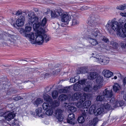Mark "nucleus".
Listing matches in <instances>:
<instances>
[{
    "label": "nucleus",
    "mask_w": 126,
    "mask_h": 126,
    "mask_svg": "<svg viewBox=\"0 0 126 126\" xmlns=\"http://www.w3.org/2000/svg\"><path fill=\"white\" fill-rule=\"evenodd\" d=\"M34 22L33 24L30 23L31 26L33 25L34 31L37 32L35 34L32 33L31 34H28L26 36L30 39V42L33 44L42 45L44 42L47 43L49 41V39L47 35L45 33V30L44 28L42 27L40 25L39 22Z\"/></svg>",
    "instance_id": "1"
},
{
    "label": "nucleus",
    "mask_w": 126,
    "mask_h": 126,
    "mask_svg": "<svg viewBox=\"0 0 126 126\" xmlns=\"http://www.w3.org/2000/svg\"><path fill=\"white\" fill-rule=\"evenodd\" d=\"M96 18L93 15H91L90 17L87 19V23L89 25L87 27V30L81 33V38L82 39L86 40L91 38V37L99 38L102 36L98 29L94 28L97 25Z\"/></svg>",
    "instance_id": "2"
},
{
    "label": "nucleus",
    "mask_w": 126,
    "mask_h": 126,
    "mask_svg": "<svg viewBox=\"0 0 126 126\" xmlns=\"http://www.w3.org/2000/svg\"><path fill=\"white\" fill-rule=\"evenodd\" d=\"M121 26L119 25L118 22L113 21L112 20L110 21L109 20L105 26V28L110 34L112 35L114 32L117 31V34L118 36L121 37V36H125V35H121Z\"/></svg>",
    "instance_id": "3"
},
{
    "label": "nucleus",
    "mask_w": 126,
    "mask_h": 126,
    "mask_svg": "<svg viewBox=\"0 0 126 126\" xmlns=\"http://www.w3.org/2000/svg\"><path fill=\"white\" fill-rule=\"evenodd\" d=\"M87 94L84 93L83 95L80 92L76 93L74 94H69L68 97L69 100L73 101L78 100H79L76 105L78 108H82L83 110V103L86 100Z\"/></svg>",
    "instance_id": "4"
},
{
    "label": "nucleus",
    "mask_w": 126,
    "mask_h": 126,
    "mask_svg": "<svg viewBox=\"0 0 126 126\" xmlns=\"http://www.w3.org/2000/svg\"><path fill=\"white\" fill-rule=\"evenodd\" d=\"M29 18L28 20V23L33 24L34 22L38 21V18L37 16H35V15L33 12H32L29 13L28 15Z\"/></svg>",
    "instance_id": "5"
},
{
    "label": "nucleus",
    "mask_w": 126,
    "mask_h": 126,
    "mask_svg": "<svg viewBox=\"0 0 126 126\" xmlns=\"http://www.w3.org/2000/svg\"><path fill=\"white\" fill-rule=\"evenodd\" d=\"M63 11L62 9L60 8L55 9L54 12L52 11L51 12V16L52 17L55 18L57 17H60L62 15L63 13Z\"/></svg>",
    "instance_id": "6"
},
{
    "label": "nucleus",
    "mask_w": 126,
    "mask_h": 126,
    "mask_svg": "<svg viewBox=\"0 0 126 126\" xmlns=\"http://www.w3.org/2000/svg\"><path fill=\"white\" fill-rule=\"evenodd\" d=\"M25 19V16H19L18 18L16 20V23L14 24V26L15 27H16L15 26L16 25L18 27L23 26L24 25Z\"/></svg>",
    "instance_id": "7"
},
{
    "label": "nucleus",
    "mask_w": 126,
    "mask_h": 126,
    "mask_svg": "<svg viewBox=\"0 0 126 126\" xmlns=\"http://www.w3.org/2000/svg\"><path fill=\"white\" fill-rule=\"evenodd\" d=\"M63 110L60 109H57L55 112V115L57 119L59 121H61L63 120Z\"/></svg>",
    "instance_id": "8"
},
{
    "label": "nucleus",
    "mask_w": 126,
    "mask_h": 126,
    "mask_svg": "<svg viewBox=\"0 0 126 126\" xmlns=\"http://www.w3.org/2000/svg\"><path fill=\"white\" fill-rule=\"evenodd\" d=\"M49 103L45 102L43 104V108L44 110H46V114L48 115H51L52 113V111L50 109V106Z\"/></svg>",
    "instance_id": "9"
},
{
    "label": "nucleus",
    "mask_w": 126,
    "mask_h": 126,
    "mask_svg": "<svg viewBox=\"0 0 126 126\" xmlns=\"http://www.w3.org/2000/svg\"><path fill=\"white\" fill-rule=\"evenodd\" d=\"M98 61L101 64L105 65L109 63L110 60L108 58L103 56L98 58Z\"/></svg>",
    "instance_id": "10"
},
{
    "label": "nucleus",
    "mask_w": 126,
    "mask_h": 126,
    "mask_svg": "<svg viewBox=\"0 0 126 126\" xmlns=\"http://www.w3.org/2000/svg\"><path fill=\"white\" fill-rule=\"evenodd\" d=\"M87 114V112H85V110H84V112L82 111L81 114L79 116L77 119L79 123L82 124L84 122Z\"/></svg>",
    "instance_id": "11"
},
{
    "label": "nucleus",
    "mask_w": 126,
    "mask_h": 126,
    "mask_svg": "<svg viewBox=\"0 0 126 126\" xmlns=\"http://www.w3.org/2000/svg\"><path fill=\"white\" fill-rule=\"evenodd\" d=\"M102 94L105 97L108 98H110L113 95V92L112 90H108V88H107L103 91Z\"/></svg>",
    "instance_id": "12"
},
{
    "label": "nucleus",
    "mask_w": 126,
    "mask_h": 126,
    "mask_svg": "<svg viewBox=\"0 0 126 126\" xmlns=\"http://www.w3.org/2000/svg\"><path fill=\"white\" fill-rule=\"evenodd\" d=\"M61 17L62 22H66L67 24L68 23L70 19V16L67 13H63Z\"/></svg>",
    "instance_id": "13"
},
{
    "label": "nucleus",
    "mask_w": 126,
    "mask_h": 126,
    "mask_svg": "<svg viewBox=\"0 0 126 126\" xmlns=\"http://www.w3.org/2000/svg\"><path fill=\"white\" fill-rule=\"evenodd\" d=\"M88 68L85 67H80L77 69V73L78 74H84L88 73Z\"/></svg>",
    "instance_id": "14"
},
{
    "label": "nucleus",
    "mask_w": 126,
    "mask_h": 126,
    "mask_svg": "<svg viewBox=\"0 0 126 126\" xmlns=\"http://www.w3.org/2000/svg\"><path fill=\"white\" fill-rule=\"evenodd\" d=\"M91 104V102L90 101H86L83 103V110L82 109V111L84 112V110H85V112H87L88 113V108L90 106Z\"/></svg>",
    "instance_id": "15"
},
{
    "label": "nucleus",
    "mask_w": 126,
    "mask_h": 126,
    "mask_svg": "<svg viewBox=\"0 0 126 126\" xmlns=\"http://www.w3.org/2000/svg\"><path fill=\"white\" fill-rule=\"evenodd\" d=\"M30 26H31V24H30L29 23H28V24L26 25L25 30L22 28H21L20 29V33H23L24 32H30L32 28V27Z\"/></svg>",
    "instance_id": "16"
},
{
    "label": "nucleus",
    "mask_w": 126,
    "mask_h": 126,
    "mask_svg": "<svg viewBox=\"0 0 126 126\" xmlns=\"http://www.w3.org/2000/svg\"><path fill=\"white\" fill-rule=\"evenodd\" d=\"M43 98L44 100L50 104H53V101L51 97L47 94H45L43 95Z\"/></svg>",
    "instance_id": "17"
},
{
    "label": "nucleus",
    "mask_w": 126,
    "mask_h": 126,
    "mask_svg": "<svg viewBox=\"0 0 126 126\" xmlns=\"http://www.w3.org/2000/svg\"><path fill=\"white\" fill-rule=\"evenodd\" d=\"M15 116V114L12 112L9 113L5 117L6 120L9 121L13 119Z\"/></svg>",
    "instance_id": "18"
},
{
    "label": "nucleus",
    "mask_w": 126,
    "mask_h": 126,
    "mask_svg": "<svg viewBox=\"0 0 126 126\" xmlns=\"http://www.w3.org/2000/svg\"><path fill=\"white\" fill-rule=\"evenodd\" d=\"M104 111V109L103 108H99L95 110L93 114L97 116L102 114Z\"/></svg>",
    "instance_id": "19"
},
{
    "label": "nucleus",
    "mask_w": 126,
    "mask_h": 126,
    "mask_svg": "<svg viewBox=\"0 0 126 126\" xmlns=\"http://www.w3.org/2000/svg\"><path fill=\"white\" fill-rule=\"evenodd\" d=\"M103 72L104 77L107 78L110 77L113 74L112 72L107 70H104Z\"/></svg>",
    "instance_id": "20"
},
{
    "label": "nucleus",
    "mask_w": 126,
    "mask_h": 126,
    "mask_svg": "<svg viewBox=\"0 0 126 126\" xmlns=\"http://www.w3.org/2000/svg\"><path fill=\"white\" fill-rule=\"evenodd\" d=\"M121 35H125V36H121V37L125 38L126 37V22L124 24V27L121 26Z\"/></svg>",
    "instance_id": "21"
},
{
    "label": "nucleus",
    "mask_w": 126,
    "mask_h": 126,
    "mask_svg": "<svg viewBox=\"0 0 126 126\" xmlns=\"http://www.w3.org/2000/svg\"><path fill=\"white\" fill-rule=\"evenodd\" d=\"M66 106L68 108V111L71 112L72 113L75 112L77 110V108L75 107L69 105L67 103H66Z\"/></svg>",
    "instance_id": "22"
},
{
    "label": "nucleus",
    "mask_w": 126,
    "mask_h": 126,
    "mask_svg": "<svg viewBox=\"0 0 126 126\" xmlns=\"http://www.w3.org/2000/svg\"><path fill=\"white\" fill-rule=\"evenodd\" d=\"M120 86L117 83L114 84L113 86L112 89L114 92L115 93H119V89Z\"/></svg>",
    "instance_id": "23"
},
{
    "label": "nucleus",
    "mask_w": 126,
    "mask_h": 126,
    "mask_svg": "<svg viewBox=\"0 0 126 126\" xmlns=\"http://www.w3.org/2000/svg\"><path fill=\"white\" fill-rule=\"evenodd\" d=\"M16 76L15 79L16 80V81H14V82L16 83L17 84H21L22 82H22V80H20L21 78V77H23L22 76L17 75L16 76Z\"/></svg>",
    "instance_id": "24"
},
{
    "label": "nucleus",
    "mask_w": 126,
    "mask_h": 126,
    "mask_svg": "<svg viewBox=\"0 0 126 126\" xmlns=\"http://www.w3.org/2000/svg\"><path fill=\"white\" fill-rule=\"evenodd\" d=\"M43 102L42 99L40 98H38L33 102V104L34 106L38 107L39 104L42 103Z\"/></svg>",
    "instance_id": "25"
},
{
    "label": "nucleus",
    "mask_w": 126,
    "mask_h": 126,
    "mask_svg": "<svg viewBox=\"0 0 126 126\" xmlns=\"http://www.w3.org/2000/svg\"><path fill=\"white\" fill-rule=\"evenodd\" d=\"M96 73L95 72H90L88 76L89 79L91 80L94 79L97 77Z\"/></svg>",
    "instance_id": "26"
},
{
    "label": "nucleus",
    "mask_w": 126,
    "mask_h": 126,
    "mask_svg": "<svg viewBox=\"0 0 126 126\" xmlns=\"http://www.w3.org/2000/svg\"><path fill=\"white\" fill-rule=\"evenodd\" d=\"M92 37H91V38H89L88 39H89V42L92 45L95 46L98 44V42L95 39L92 38Z\"/></svg>",
    "instance_id": "27"
},
{
    "label": "nucleus",
    "mask_w": 126,
    "mask_h": 126,
    "mask_svg": "<svg viewBox=\"0 0 126 126\" xmlns=\"http://www.w3.org/2000/svg\"><path fill=\"white\" fill-rule=\"evenodd\" d=\"M102 106L103 107L104 109L108 110H109L111 107L110 105L108 103L107 101H106L105 102L102 104Z\"/></svg>",
    "instance_id": "28"
},
{
    "label": "nucleus",
    "mask_w": 126,
    "mask_h": 126,
    "mask_svg": "<svg viewBox=\"0 0 126 126\" xmlns=\"http://www.w3.org/2000/svg\"><path fill=\"white\" fill-rule=\"evenodd\" d=\"M67 96L65 94H62L60 95L59 97V99L61 101H65L67 98Z\"/></svg>",
    "instance_id": "29"
},
{
    "label": "nucleus",
    "mask_w": 126,
    "mask_h": 126,
    "mask_svg": "<svg viewBox=\"0 0 126 126\" xmlns=\"http://www.w3.org/2000/svg\"><path fill=\"white\" fill-rule=\"evenodd\" d=\"M103 81V77L100 76L97 77L96 79V83L99 85L101 84Z\"/></svg>",
    "instance_id": "30"
},
{
    "label": "nucleus",
    "mask_w": 126,
    "mask_h": 126,
    "mask_svg": "<svg viewBox=\"0 0 126 126\" xmlns=\"http://www.w3.org/2000/svg\"><path fill=\"white\" fill-rule=\"evenodd\" d=\"M96 107L95 105H92L89 108V113L91 114H93L96 110Z\"/></svg>",
    "instance_id": "31"
},
{
    "label": "nucleus",
    "mask_w": 126,
    "mask_h": 126,
    "mask_svg": "<svg viewBox=\"0 0 126 126\" xmlns=\"http://www.w3.org/2000/svg\"><path fill=\"white\" fill-rule=\"evenodd\" d=\"M42 109L41 107L38 108L37 109L35 110V112L36 113L37 115L39 117L41 116L42 115L43 116L42 114H41L42 111Z\"/></svg>",
    "instance_id": "32"
},
{
    "label": "nucleus",
    "mask_w": 126,
    "mask_h": 126,
    "mask_svg": "<svg viewBox=\"0 0 126 126\" xmlns=\"http://www.w3.org/2000/svg\"><path fill=\"white\" fill-rule=\"evenodd\" d=\"M19 122L18 119H14V120L12 122L11 126H19Z\"/></svg>",
    "instance_id": "33"
},
{
    "label": "nucleus",
    "mask_w": 126,
    "mask_h": 126,
    "mask_svg": "<svg viewBox=\"0 0 126 126\" xmlns=\"http://www.w3.org/2000/svg\"><path fill=\"white\" fill-rule=\"evenodd\" d=\"M98 122L97 118H94L93 120L91 121L90 123L91 126H95L97 124Z\"/></svg>",
    "instance_id": "34"
},
{
    "label": "nucleus",
    "mask_w": 126,
    "mask_h": 126,
    "mask_svg": "<svg viewBox=\"0 0 126 126\" xmlns=\"http://www.w3.org/2000/svg\"><path fill=\"white\" fill-rule=\"evenodd\" d=\"M105 99V97L103 95H98L96 98V100L97 101H102Z\"/></svg>",
    "instance_id": "35"
},
{
    "label": "nucleus",
    "mask_w": 126,
    "mask_h": 126,
    "mask_svg": "<svg viewBox=\"0 0 126 126\" xmlns=\"http://www.w3.org/2000/svg\"><path fill=\"white\" fill-rule=\"evenodd\" d=\"M47 22V20L46 18L44 17L42 20L41 22H40V24L42 27L43 28L46 25Z\"/></svg>",
    "instance_id": "36"
},
{
    "label": "nucleus",
    "mask_w": 126,
    "mask_h": 126,
    "mask_svg": "<svg viewBox=\"0 0 126 126\" xmlns=\"http://www.w3.org/2000/svg\"><path fill=\"white\" fill-rule=\"evenodd\" d=\"M111 45L112 46L111 47L114 49H117L118 47V44L116 42L113 41L111 42Z\"/></svg>",
    "instance_id": "37"
},
{
    "label": "nucleus",
    "mask_w": 126,
    "mask_h": 126,
    "mask_svg": "<svg viewBox=\"0 0 126 126\" xmlns=\"http://www.w3.org/2000/svg\"><path fill=\"white\" fill-rule=\"evenodd\" d=\"M3 84V87H2V89H4L5 90V91H6L7 93L8 92H8L9 91V90H6V89H7V87L6 86H8V85H7V84L6 83V82L5 81H2V84Z\"/></svg>",
    "instance_id": "38"
},
{
    "label": "nucleus",
    "mask_w": 126,
    "mask_h": 126,
    "mask_svg": "<svg viewBox=\"0 0 126 126\" xmlns=\"http://www.w3.org/2000/svg\"><path fill=\"white\" fill-rule=\"evenodd\" d=\"M116 8L118 9L121 10H124L126 9V4H124L123 5H121L117 6Z\"/></svg>",
    "instance_id": "39"
},
{
    "label": "nucleus",
    "mask_w": 126,
    "mask_h": 126,
    "mask_svg": "<svg viewBox=\"0 0 126 126\" xmlns=\"http://www.w3.org/2000/svg\"><path fill=\"white\" fill-rule=\"evenodd\" d=\"M79 23V22L78 20L76 18H73L72 21V26L77 25Z\"/></svg>",
    "instance_id": "40"
},
{
    "label": "nucleus",
    "mask_w": 126,
    "mask_h": 126,
    "mask_svg": "<svg viewBox=\"0 0 126 126\" xmlns=\"http://www.w3.org/2000/svg\"><path fill=\"white\" fill-rule=\"evenodd\" d=\"M80 86V85L77 84H75L73 88L76 91H80L81 89Z\"/></svg>",
    "instance_id": "41"
},
{
    "label": "nucleus",
    "mask_w": 126,
    "mask_h": 126,
    "mask_svg": "<svg viewBox=\"0 0 126 126\" xmlns=\"http://www.w3.org/2000/svg\"><path fill=\"white\" fill-rule=\"evenodd\" d=\"M58 93L57 91H53L52 93V96L54 99L56 98L58 96Z\"/></svg>",
    "instance_id": "42"
},
{
    "label": "nucleus",
    "mask_w": 126,
    "mask_h": 126,
    "mask_svg": "<svg viewBox=\"0 0 126 126\" xmlns=\"http://www.w3.org/2000/svg\"><path fill=\"white\" fill-rule=\"evenodd\" d=\"M68 119L70 120H74L75 119V115L73 113H72L69 114Z\"/></svg>",
    "instance_id": "43"
},
{
    "label": "nucleus",
    "mask_w": 126,
    "mask_h": 126,
    "mask_svg": "<svg viewBox=\"0 0 126 126\" xmlns=\"http://www.w3.org/2000/svg\"><path fill=\"white\" fill-rule=\"evenodd\" d=\"M90 85L86 86L83 88V90L87 92H89L90 91Z\"/></svg>",
    "instance_id": "44"
},
{
    "label": "nucleus",
    "mask_w": 126,
    "mask_h": 126,
    "mask_svg": "<svg viewBox=\"0 0 126 126\" xmlns=\"http://www.w3.org/2000/svg\"><path fill=\"white\" fill-rule=\"evenodd\" d=\"M23 98L20 96H15L13 97V99L15 101H18L21 99H23Z\"/></svg>",
    "instance_id": "45"
},
{
    "label": "nucleus",
    "mask_w": 126,
    "mask_h": 126,
    "mask_svg": "<svg viewBox=\"0 0 126 126\" xmlns=\"http://www.w3.org/2000/svg\"><path fill=\"white\" fill-rule=\"evenodd\" d=\"M78 82L79 84L81 85H83L85 84L86 82V80L85 79H84L78 81Z\"/></svg>",
    "instance_id": "46"
},
{
    "label": "nucleus",
    "mask_w": 126,
    "mask_h": 126,
    "mask_svg": "<svg viewBox=\"0 0 126 126\" xmlns=\"http://www.w3.org/2000/svg\"><path fill=\"white\" fill-rule=\"evenodd\" d=\"M90 7L88 6L84 5L80 8V9L81 10L83 11L86 10L88 8H90Z\"/></svg>",
    "instance_id": "47"
},
{
    "label": "nucleus",
    "mask_w": 126,
    "mask_h": 126,
    "mask_svg": "<svg viewBox=\"0 0 126 126\" xmlns=\"http://www.w3.org/2000/svg\"><path fill=\"white\" fill-rule=\"evenodd\" d=\"M49 75H50L49 74L47 73H45V74L41 75L42 77H43V79H44L48 78L49 77Z\"/></svg>",
    "instance_id": "48"
},
{
    "label": "nucleus",
    "mask_w": 126,
    "mask_h": 126,
    "mask_svg": "<svg viewBox=\"0 0 126 126\" xmlns=\"http://www.w3.org/2000/svg\"><path fill=\"white\" fill-rule=\"evenodd\" d=\"M121 46L122 48H125L126 47V42L125 41L122 42L121 43Z\"/></svg>",
    "instance_id": "49"
},
{
    "label": "nucleus",
    "mask_w": 126,
    "mask_h": 126,
    "mask_svg": "<svg viewBox=\"0 0 126 126\" xmlns=\"http://www.w3.org/2000/svg\"><path fill=\"white\" fill-rule=\"evenodd\" d=\"M54 86H52V87H50L49 86L46 87L45 90V92H49L50 90L52 89L53 87Z\"/></svg>",
    "instance_id": "50"
},
{
    "label": "nucleus",
    "mask_w": 126,
    "mask_h": 126,
    "mask_svg": "<svg viewBox=\"0 0 126 126\" xmlns=\"http://www.w3.org/2000/svg\"><path fill=\"white\" fill-rule=\"evenodd\" d=\"M22 11L20 10H18L17 11L16 13V15L18 16L22 14Z\"/></svg>",
    "instance_id": "51"
},
{
    "label": "nucleus",
    "mask_w": 126,
    "mask_h": 126,
    "mask_svg": "<svg viewBox=\"0 0 126 126\" xmlns=\"http://www.w3.org/2000/svg\"><path fill=\"white\" fill-rule=\"evenodd\" d=\"M119 106H123L125 104V103L123 100H119Z\"/></svg>",
    "instance_id": "52"
},
{
    "label": "nucleus",
    "mask_w": 126,
    "mask_h": 126,
    "mask_svg": "<svg viewBox=\"0 0 126 126\" xmlns=\"http://www.w3.org/2000/svg\"><path fill=\"white\" fill-rule=\"evenodd\" d=\"M102 40L104 42L107 43H108L109 42V39L105 37H104L103 38Z\"/></svg>",
    "instance_id": "53"
},
{
    "label": "nucleus",
    "mask_w": 126,
    "mask_h": 126,
    "mask_svg": "<svg viewBox=\"0 0 126 126\" xmlns=\"http://www.w3.org/2000/svg\"><path fill=\"white\" fill-rule=\"evenodd\" d=\"M100 85H94V87L93 89L94 90L96 91L98 89L100 88Z\"/></svg>",
    "instance_id": "54"
},
{
    "label": "nucleus",
    "mask_w": 126,
    "mask_h": 126,
    "mask_svg": "<svg viewBox=\"0 0 126 126\" xmlns=\"http://www.w3.org/2000/svg\"><path fill=\"white\" fill-rule=\"evenodd\" d=\"M70 81L72 83H74L76 81V79L75 78H71Z\"/></svg>",
    "instance_id": "55"
},
{
    "label": "nucleus",
    "mask_w": 126,
    "mask_h": 126,
    "mask_svg": "<svg viewBox=\"0 0 126 126\" xmlns=\"http://www.w3.org/2000/svg\"><path fill=\"white\" fill-rule=\"evenodd\" d=\"M123 85L125 86L126 85V77L124 78L123 80Z\"/></svg>",
    "instance_id": "56"
},
{
    "label": "nucleus",
    "mask_w": 126,
    "mask_h": 126,
    "mask_svg": "<svg viewBox=\"0 0 126 126\" xmlns=\"http://www.w3.org/2000/svg\"><path fill=\"white\" fill-rule=\"evenodd\" d=\"M120 15L126 17V13H121Z\"/></svg>",
    "instance_id": "57"
},
{
    "label": "nucleus",
    "mask_w": 126,
    "mask_h": 126,
    "mask_svg": "<svg viewBox=\"0 0 126 126\" xmlns=\"http://www.w3.org/2000/svg\"><path fill=\"white\" fill-rule=\"evenodd\" d=\"M110 102L114 103L115 102V100L114 98H112L111 100H110Z\"/></svg>",
    "instance_id": "58"
},
{
    "label": "nucleus",
    "mask_w": 126,
    "mask_h": 126,
    "mask_svg": "<svg viewBox=\"0 0 126 126\" xmlns=\"http://www.w3.org/2000/svg\"><path fill=\"white\" fill-rule=\"evenodd\" d=\"M61 90L62 92L64 93L67 92L68 91L67 89H62Z\"/></svg>",
    "instance_id": "59"
},
{
    "label": "nucleus",
    "mask_w": 126,
    "mask_h": 126,
    "mask_svg": "<svg viewBox=\"0 0 126 126\" xmlns=\"http://www.w3.org/2000/svg\"><path fill=\"white\" fill-rule=\"evenodd\" d=\"M71 120H69V119H68L67 120V122L68 123L72 124V122Z\"/></svg>",
    "instance_id": "60"
},
{
    "label": "nucleus",
    "mask_w": 126,
    "mask_h": 126,
    "mask_svg": "<svg viewBox=\"0 0 126 126\" xmlns=\"http://www.w3.org/2000/svg\"><path fill=\"white\" fill-rule=\"evenodd\" d=\"M123 98L126 101V94L124 95L123 96Z\"/></svg>",
    "instance_id": "61"
},
{
    "label": "nucleus",
    "mask_w": 126,
    "mask_h": 126,
    "mask_svg": "<svg viewBox=\"0 0 126 126\" xmlns=\"http://www.w3.org/2000/svg\"><path fill=\"white\" fill-rule=\"evenodd\" d=\"M34 10L35 11V12H38V9L37 8H35L34 9Z\"/></svg>",
    "instance_id": "62"
},
{
    "label": "nucleus",
    "mask_w": 126,
    "mask_h": 126,
    "mask_svg": "<svg viewBox=\"0 0 126 126\" xmlns=\"http://www.w3.org/2000/svg\"><path fill=\"white\" fill-rule=\"evenodd\" d=\"M114 78L115 79H117V77L116 76H114Z\"/></svg>",
    "instance_id": "63"
},
{
    "label": "nucleus",
    "mask_w": 126,
    "mask_h": 126,
    "mask_svg": "<svg viewBox=\"0 0 126 126\" xmlns=\"http://www.w3.org/2000/svg\"><path fill=\"white\" fill-rule=\"evenodd\" d=\"M81 0L83 2H88L87 0Z\"/></svg>",
    "instance_id": "64"
}]
</instances>
